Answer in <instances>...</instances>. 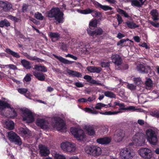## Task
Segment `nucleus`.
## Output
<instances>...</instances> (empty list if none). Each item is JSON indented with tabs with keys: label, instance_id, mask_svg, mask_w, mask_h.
I'll use <instances>...</instances> for the list:
<instances>
[{
	"label": "nucleus",
	"instance_id": "1",
	"mask_svg": "<svg viewBox=\"0 0 159 159\" xmlns=\"http://www.w3.org/2000/svg\"><path fill=\"white\" fill-rule=\"evenodd\" d=\"M47 14L48 17L54 18L56 21L55 23L56 24L63 23L64 14L59 8L52 7L47 12Z\"/></svg>",
	"mask_w": 159,
	"mask_h": 159
},
{
	"label": "nucleus",
	"instance_id": "2",
	"mask_svg": "<svg viewBox=\"0 0 159 159\" xmlns=\"http://www.w3.org/2000/svg\"><path fill=\"white\" fill-rule=\"evenodd\" d=\"M6 108L10 109L7 111L6 114L7 117L11 119H14L17 116V113L13 107H11L10 104L6 101L0 100V109L3 111Z\"/></svg>",
	"mask_w": 159,
	"mask_h": 159
},
{
	"label": "nucleus",
	"instance_id": "3",
	"mask_svg": "<svg viewBox=\"0 0 159 159\" xmlns=\"http://www.w3.org/2000/svg\"><path fill=\"white\" fill-rule=\"evenodd\" d=\"M132 142L129 143V146L135 145L136 146H140L143 145L145 140V136L142 132H138L134 135L132 138Z\"/></svg>",
	"mask_w": 159,
	"mask_h": 159
},
{
	"label": "nucleus",
	"instance_id": "4",
	"mask_svg": "<svg viewBox=\"0 0 159 159\" xmlns=\"http://www.w3.org/2000/svg\"><path fill=\"white\" fill-rule=\"evenodd\" d=\"M146 135L147 141L153 145L157 143L158 138L156 132L152 129H148L146 130Z\"/></svg>",
	"mask_w": 159,
	"mask_h": 159
},
{
	"label": "nucleus",
	"instance_id": "5",
	"mask_svg": "<svg viewBox=\"0 0 159 159\" xmlns=\"http://www.w3.org/2000/svg\"><path fill=\"white\" fill-rule=\"evenodd\" d=\"M70 131L75 138L80 140H83L85 138V135L84 131L81 129L75 127H71Z\"/></svg>",
	"mask_w": 159,
	"mask_h": 159
},
{
	"label": "nucleus",
	"instance_id": "6",
	"mask_svg": "<svg viewBox=\"0 0 159 159\" xmlns=\"http://www.w3.org/2000/svg\"><path fill=\"white\" fill-rule=\"evenodd\" d=\"M132 150L129 147L122 149L120 152V157L122 159H130L133 157Z\"/></svg>",
	"mask_w": 159,
	"mask_h": 159
},
{
	"label": "nucleus",
	"instance_id": "7",
	"mask_svg": "<svg viewBox=\"0 0 159 159\" xmlns=\"http://www.w3.org/2000/svg\"><path fill=\"white\" fill-rule=\"evenodd\" d=\"M85 151L87 153L94 156H98L101 153V148L99 147L94 145L86 148Z\"/></svg>",
	"mask_w": 159,
	"mask_h": 159
},
{
	"label": "nucleus",
	"instance_id": "8",
	"mask_svg": "<svg viewBox=\"0 0 159 159\" xmlns=\"http://www.w3.org/2000/svg\"><path fill=\"white\" fill-rule=\"evenodd\" d=\"M8 137L10 141L19 146L21 145L20 139L16 133L12 131L9 132L8 133Z\"/></svg>",
	"mask_w": 159,
	"mask_h": 159
},
{
	"label": "nucleus",
	"instance_id": "9",
	"mask_svg": "<svg viewBox=\"0 0 159 159\" xmlns=\"http://www.w3.org/2000/svg\"><path fill=\"white\" fill-rule=\"evenodd\" d=\"M139 153L142 157L145 159H150L152 156L151 150L148 148H141L139 151Z\"/></svg>",
	"mask_w": 159,
	"mask_h": 159
},
{
	"label": "nucleus",
	"instance_id": "10",
	"mask_svg": "<svg viewBox=\"0 0 159 159\" xmlns=\"http://www.w3.org/2000/svg\"><path fill=\"white\" fill-rule=\"evenodd\" d=\"M136 69L139 73L143 74H148L151 71L150 67L144 63H140L138 64Z\"/></svg>",
	"mask_w": 159,
	"mask_h": 159
},
{
	"label": "nucleus",
	"instance_id": "11",
	"mask_svg": "<svg viewBox=\"0 0 159 159\" xmlns=\"http://www.w3.org/2000/svg\"><path fill=\"white\" fill-rule=\"evenodd\" d=\"M53 120L55 123V125L57 127L58 130H63L66 129L65 123L61 117H55L53 118Z\"/></svg>",
	"mask_w": 159,
	"mask_h": 159
},
{
	"label": "nucleus",
	"instance_id": "12",
	"mask_svg": "<svg viewBox=\"0 0 159 159\" xmlns=\"http://www.w3.org/2000/svg\"><path fill=\"white\" fill-rule=\"evenodd\" d=\"M23 112L25 114L23 117V120L26 121L28 123H31L34 121V117L30 111L25 109L24 110Z\"/></svg>",
	"mask_w": 159,
	"mask_h": 159
},
{
	"label": "nucleus",
	"instance_id": "13",
	"mask_svg": "<svg viewBox=\"0 0 159 159\" xmlns=\"http://www.w3.org/2000/svg\"><path fill=\"white\" fill-rule=\"evenodd\" d=\"M92 30V29L90 28H88L87 30V33L90 36L100 35L103 34V30L100 28H97L94 30Z\"/></svg>",
	"mask_w": 159,
	"mask_h": 159
},
{
	"label": "nucleus",
	"instance_id": "14",
	"mask_svg": "<svg viewBox=\"0 0 159 159\" xmlns=\"http://www.w3.org/2000/svg\"><path fill=\"white\" fill-rule=\"evenodd\" d=\"M125 135L124 131L122 129L116 130L114 135V139L116 141H121Z\"/></svg>",
	"mask_w": 159,
	"mask_h": 159
},
{
	"label": "nucleus",
	"instance_id": "15",
	"mask_svg": "<svg viewBox=\"0 0 159 159\" xmlns=\"http://www.w3.org/2000/svg\"><path fill=\"white\" fill-rule=\"evenodd\" d=\"M36 124L42 129H46L48 128V122L44 119H38L36 121Z\"/></svg>",
	"mask_w": 159,
	"mask_h": 159
},
{
	"label": "nucleus",
	"instance_id": "16",
	"mask_svg": "<svg viewBox=\"0 0 159 159\" xmlns=\"http://www.w3.org/2000/svg\"><path fill=\"white\" fill-rule=\"evenodd\" d=\"M93 4L96 8L100 10L101 9L104 11H107L109 10H111L113 9L112 7L106 5H102L96 1H94Z\"/></svg>",
	"mask_w": 159,
	"mask_h": 159
},
{
	"label": "nucleus",
	"instance_id": "17",
	"mask_svg": "<svg viewBox=\"0 0 159 159\" xmlns=\"http://www.w3.org/2000/svg\"><path fill=\"white\" fill-rule=\"evenodd\" d=\"M111 59L112 62L115 65L118 66L120 65L122 62V60L121 57L117 54L113 55L111 57Z\"/></svg>",
	"mask_w": 159,
	"mask_h": 159
},
{
	"label": "nucleus",
	"instance_id": "18",
	"mask_svg": "<svg viewBox=\"0 0 159 159\" xmlns=\"http://www.w3.org/2000/svg\"><path fill=\"white\" fill-rule=\"evenodd\" d=\"M39 149L40 150V154L41 156H47L49 154L50 152L48 148L42 144L39 145Z\"/></svg>",
	"mask_w": 159,
	"mask_h": 159
},
{
	"label": "nucleus",
	"instance_id": "19",
	"mask_svg": "<svg viewBox=\"0 0 159 159\" xmlns=\"http://www.w3.org/2000/svg\"><path fill=\"white\" fill-rule=\"evenodd\" d=\"M133 42L129 40L128 38L125 39H121L118 41L117 44V46L121 47L130 46L131 45V43Z\"/></svg>",
	"mask_w": 159,
	"mask_h": 159
},
{
	"label": "nucleus",
	"instance_id": "20",
	"mask_svg": "<svg viewBox=\"0 0 159 159\" xmlns=\"http://www.w3.org/2000/svg\"><path fill=\"white\" fill-rule=\"evenodd\" d=\"M0 7L6 11L10 10L12 7V5L9 3H6L3 1H0Z\"/></svg>",
	"mask_w": 159,
	"mask_h": 159
},
{
	"label": "nucleus",
	"instance_id": "21",
	"mask_svg": "<svg viewBox=\"0 0 159 159\" xmlns=\"http://www.w3.org/2000/svg\"><path fill=\"white\" fill-rule=\"evenodd\" d=\"M52 55L60 62L65 64H71L75 62L74 61H69L61 56H57L54 54H53Z\"/></svg>",
	"mask_w": 159,
	"mask_h": 159
},
{
	"label": "nucleus",
	"instance_id": "22",
	"mask_svg": "<svg viewBox=\"0 0 159 159\" xmlns=\"http://www.w3.org/2000/svg\"><path fill=\"white\" fill-rule=\"evenodd\" d=\"M48 35L51 39V40L53 42H55L57 41L59 39L60 34L57 32H50Z\"/></svg>",
	"mask_w": 159,
	"mask_h": 159
},
{
	"label": "nucleus",
	"instance_id": "23",
	"mask_svg": "<svg viewBox=\"0 0 159 159\" xmlns=\"http://www.w3.org/2000/svg\"><path fill=\"white\" fill-rule=\"evenodd\" d=\"M85 129L89 135L90 136H94L95 135V132L93 125H85Z\"/></svg>",
	"mask_w": 159,
	"mask_h": 159
},
{
	"label": "nucleus",
	"instance_id": "24",
	"mask_svg": "<svg viewBox=\"0 0 159 159\" xmlns=\"http://www.w3.org/2000/svg\"><path fill=\"white\" fill-rule=\"evenodd\" d=\"M87 70L91 73H100L102 71V68L100 67H96L94 66H89L87 68Z\"/></svg>",
	"mask_w": 159,
	"mask_h": 159
},
{
	"label": "nucleus",
	"instance_id": "25",
	"mask_svg": "<svg viewBox=\"0 0 159 159\" xmlns=\"http://www.w3.org/2000/svg\"><path fill=\"white\" fill-rule=\"evenodd\" d=\"M33 75L39 80L44 81L45 80V76L44 75L42 72H34Z\"/></svg>",
	"mask_w": 159,
	"mask_h": 159
},
{
	"label": "nucleus",
	"instance_id": "26",
	"mask_svg": "<svg viewBox=\"0 0 159 159\" xmlns=\"http://www.w3.org/2000/svg\"><path fill=\"white\" fill-rule=\"evenodd\" d=\"M97 143L101 144H106L109 143L111 141V139L109 138L104 137L98 138L97 139Z\"/></svg>",
	"mask_w": 159,
	"mask_h": 159
},
{
	"label": "nucleus",
	"instance_id": "27",
	"mask_svg": "<svg viewBox=\"0 0 159 159\" xmlns=\"http://www.w3.org/2000/svg\"><path fill=\"white\" fill-rule=\"evenodd\" d=\"M150 14L152 16V18L154 21H157L158 20V16L159 13L156 9H152L150 12Z\"/></svg>",
	"mask_w": 159,
	"mask_h": 159
},
{
	"label": "nucleus",
	"instance_id": "28",
	"mask_svg": "<svg viewBox=\"0 0 159 159\" xmlns=\"http://www.w3.org/2000/svg\"><path fill=\"white\" fill-rule=\"evenodd\" d=\"M5 51L7 53L11 55L14 57L18 58L20 57V56L18 53L13 51L10 48H6Z\"/></svg>",
	"mask_w": 159,
	"mask_h": 159
},
{
	"label": "nucleus",
	"instance_id": "29",
	"mask_svg": "<svg viewBox=\"0 0 159 159\" xmlns=\"http://www.w3.org/2000/svg\"><path fill=\"white\" fill-rule=\"evenodd\" d=\"M67 72L69 75L73 77H81V74L78 72L70 70H68Z\"/></svg>",
	"mask_w": 159,
	"mask_h": 159
},
{
	"label": "nucleus",
	"instance_id": "30",
	"mask_svg": "<svg viewBox=\"0 0 159 159\" xmlns=\"http://www.w3.org/2000/svg\"><path fill=\"white\" fill-rule=\"evenodd\" d=\"M5 127L10 130H12L14 128V123L12 120H7L5 122Z\"/></svg>",
	"mask_w": 159,
	"mask_h": 159
},
{
	"label": "nucleus",
	"instance_id": "31",
	"mask_svg": "<svg viewBox=\"0 0 159 159\" xmlns=\"http://www.w3.org/2000/svg\"><path fill=\"white\" fill-rule=\"evenodd\" d=\"M20 62L21 65L26 69H30L31 67L30 62L25 59H22Z\"/></svg>",
	"mask_w": 159,
	"mask_h": 159
},
{
	"label": "nucleus",
	"instance_id": "32",
	"mask_svg": "<svg viewBox=\"0 0 159 159\" xmlns=\"http://www.w3.org/2000/svg\"><path fill=\"white\" fill-rule=\"evenodd\" d=\"M120 108V109L121 110H132L134 111L135 110V108L134 107V106H129L128 107H125V106L123 103H119L118 106Z\"/></svg>",
	"mask_w": 159,
	"mask_h": 159
},
{
	"label": "nucleus",
	"instance_id": "33",
	"mask_svg": "<svg viewBox=\"0 0 159 159\" xmlns=\"http://www.w3.org/2000/svg\"><path fill=\"white\" fill-rule=\"evenodd\" d=\"M67 146L68 147L67 150H66V151L70 152H75V148L74 144L69 142L68 145H67Z\"/></svg>",
	"mask_w": 159,
	"mask_h": 159
},
{
	"label": "nucleus",
	"instance_id": "34",
	"mask_svg": "<svg viewBox=\"0 0 159 159\" xmlns=\"http://www.w3.org/2000/svg\"><path fill=\"white\" fill-rule=\"evenodd\" d=\"M145 84L146 88L150 89L153 86L152 81L151 79H148L145 81Z\"/></svg>",
	"mask_w": 159,
	"mask_h": 159
},
{
	"label": "nucleus",
	"instance_id": "35",
	"mask_svg": "<svg viewBox=\"0 0 159 159\" xmlns=\"http://www.w3.org/2000/svg\"><path fill=\"white\" fill-rule=\"evenodd\" d=\"M77 11L82 14H88L92 13L93 11L92 9L88 8L85 10L78 9Z\"/></svg>",
	"mask_w": 159,
	"mask_h": 159
},
{
	"label": "nucleus",
	"instance_id": "36",
	"mask_svg": "<svg viewBox=\"0 0 159 159\" xmlns=\"http://www.w3.org/2000/svg\"><path fill=\"white\" fill-rule=\"evenodd\" d=\"M128 28L131 29H134L138 27L139 26L137 25L133 22L127 21L125 23Z\"/></svg>",
	"mask_w": 159,
	"mask_h": 159
},
{
	"label": "nucleus",
	"instance_id": "37",
	"mask_svg": "<svg viewBox=\"0 0 159 159\" xmlns=\"http://www.w3.org/2000/svg\"><path fill=\"white\" fill-rule=\"evenodd\" d=\"M105 96L110 98H116V96L113 93L110 91H107L104 92Z\"/></svg>",
	"mask_w": 159,
	"mask_h": 159
},
{
	"label": "nucleus",
	"instance_id": "38",
	"mask_svg": "<svg viewBox=\"0 0 159 159\" xmlns=\"http://www.w3.org/2000/svg\"><path fill=\"white\" fill-rule=\"evenodd\" d=\"M10 25V23L6 19L2 20L0 22V27H3L4 26L8 27Z\"/></svg>",
	"mask_w": 159,
	"mask_h": 159
},
{
	"label": "nucleus",
	"instance_id": "39",
	"mask_svg": "<svg viewBox=\"0 0 159 159\" xmlns=\"http://www.w3.org/2000/svg\"><path fill=\"white\" fill-rule=\"evenodd\" d=\"M2 68L5 69L6 70H7L8 69H12L13 70L17 69V67L16 66L13 64H9L6 65H3V67H2Z\"/></svg>",
	"mask_w": 159,
	"mask_h": 159
},
{
	"label": "nucleus",
	"instance_id": "40",
	"mask_svg": "<svg viewBox=\"0 0 159 159\" xmlns=\"http://www.w3.org/2000/svg\"><path fill=\"white\" fill-rule=\"evenodd\" d=\"M29 130L27 129L20 128L19 129V133L22 136L28 134Z\"/></svg>",
	"mask_w": 159,
	"mask_h": 159
},
{
	"label": "nucleus",
	"instance_id": "41",
	"mask_svg": "<svg viewBox=\"0 0 159 159\" xmlns=\"http://www.w3.org/2000/svg\"><path fill=\"white\" fill-rule=\"evenodd\" d=\"M34 17L37 20H42L43 19L44 17L41 13L39 12H37L34 15Z\"/></svg>",
	"mask_w": 159,
	"mask_h": 159
},
{
	"label": "nucleus",
	"instance_id": "42",
	"mask_svg": "<svg viewBox=\"0 0 159 159\" xmlns=\"http://www.w3.org/2000/svg\"><path fill=\"white\" fill-rule=\"evenodd\" d=\"M117 11L120 14L123 15L126 18H129V15L126 12L120 8H118L117 10Z\"/></svg>",
	"mask_w": 159,
	"mask_h": 159
},
{
	"label": "nucleus",
	"instance_id": "43",
	"mask_svg": "<svg viewBox=\"0 0 159 159\" xmlns=\"http://www.w3.org/2000/svg\"><path fill=\"white\" fill-rule=\"evenodd\" d=\"M131 5L133 6L140 7L142 5V4H140V3L137 0H133L131 1Z\"/></svg>",
	"mask_w": 159,
	"mask_h": 159
},
{
	"label": "nucleus",
	"instance_id": "44",
	"mask_svg": "<svg viewBox=\"0 0 159 159\" xmlns=\"http://www.w3.org/2000/svg\"><path fill=\"white\" fill-rule=\"evenodd\" d=\"M32 76V75L30 73L27 74L23 79V81L26 82L30 81L31 80V77Z\"/></svg>",
	"mask_w": 159,
	"mask_h": 159
},
{
	"label": "nucleus",
	"instance_id": "45",
	"mask_svg": "<svg viewBox=\"0 0 159 159\" xmlns=\"http://www.w3.org/2000/svg\"><path fill=\"white\" fill-rule=\"evenodd\" d=\"M97 25V20H92L89 23V27L88 28L92 29L91 27H96Z\"/></svg>",
	"mask_w": 159,
	"mask_h": 159
},
{
	"label": "nucleus",
	"instance_id": "46",
	"mask_svg": "<svg viewBox=\"0 0 159 159\" xmlns=\"http://www.w3.org/2000/svg\"><path fill=\"white\" fill-rule=\"evenodd\" d=\"M54 158L55 159H66L65 156L60 154L59 153H56L54 154Z\"/></svg>",
	"mask_w": 159,
	"mask_h": 159
},
{
	"label": "nucleus",
	"instance_id": "47",
	"mask_svg": "<svg viewBox=\"0 0 159 159\" xmlns=\"http://www.w3.org/2000/svg\"><path fill=\"white\" fill-rule=\"evenodd\" d=\"M106 107V105L102 103H97L95 107V108L96 109L100 110L102 107Z\"/></svg>",
	"mask_w": 159,
	"mask_h": 159
},
{
	"label": "nucleus",
	"instance_id": "48",
	"mask_svg": "<svg viewBox=\"0 0 159 159\" xmlns=\"http://www.w3.org/2000/svg\"><path fill=\"white\" fill-rule=\"evenodd\" d=\"M68 143L69 142H66L62 143L61 144V147L62 149L64 151H66V150H67V148L68 147L67 145H68Z\"/></svg>",
	"mask_w": 159,
	"mask_h": 159
},
{
	"label": "nucleus",
	"instance_id": "49",
	"mask_svg": "<svg viewBox=\"0 0 159 159\" xmlns=\"http://www.w3.org/2000/svg\"><path fill=\"white\" fill-rule=\"evenodd\" d=\"M84 79L87 80V81L90 83H92V81L93 80V79H92V77L90 75H85L83 78Z\"/></svg>",
	"mask_w": 159,
	"mask_h": 159
},
{
	"label": "nucleus",
	"instance_id": "50",
	"mask_svg": "<svg viewBox=\"0 0 159 159\" xmlns=\"http://www.w3.org/2000/svg\"><path fill=\"white\" fill-rule=\"evenodd\" d=\"M101 66L102 68L109 67L110 66V62H102L101 63Z\"/></svg>",
	"mask_w": 159,
	"mask_h": 159
},
{
	"label": "nucleus",
	"instance_id": "51",
	"mask_svg": "<svg viewBox=\"0 0 159 159\" xmlns=\"http://www.w3.org/2000/svg\"><path fill=\"white\" fill-rule=\"evenodd\" d=\"M100 131L102 134L104 133H107L108 131V129L105 126H102L100 128Z\"/></svg>",
	"mask_w": 159,
	"mask_h": 159
},
{
	"label": "nucleus",
	"instance_id": "52",
	"mask_svg": "<svg viewBox=\"0 0 159 159\" xmlns=\"http://www.w3.org/2000/svg\"><path fill=\"white\" fill-rule=\"evenodd\" d=\"M121 112L120 111H108L105 112V115H116L118 113H121Z\"/></svg>",
	"mask_w": 159,
	"mask_h": 159
},
{
	"label": "nucleus",
	"instance_id": "53",
	"mask_svg": "<svg viewBox=\"0 0 159 159\" xmlns=\"http://www.w3.org/2000/svg\"><path fill=\"white\" fill-rule=\"evenodd\" d=\"M22 54L26 57L27 58L30 59L32 60L33 61H34L35 60H36L38 58H32V57H31L26 52H23V53H22Z\"/></svg>",
	"mask_w": 159,
	"mask_h": 159
},
{
	"label": "nucleus",
	"instance_id": "54",
	"mask_svg": "<svg viewBox=\"0 0 159 159\" xmlns=\"http://www.w3.org/2000/svg\"><path fill=\"white\" fill-rule=\"evenodd\" d=\"M126 86L128 89L130 90H134L136 88V86L133 84H129L128 83Z\"/></svg>",
	"mask_w": 159,
	"mask_h": 159
},
{
	"label": "nucleus",
	"instance_id": "55",
	"mask_svg": "<svg viewBox=\"0 0 159 159\" xmlns=\"http://www.w3.org/2000/svg\"><path fill=\"white\" fill-rule=\"evenodd\" d=\"M148 22L151 25H152L154 27L156 28H158L159 27V23L157 22L156 23L151 20H149L148 21Z\"/></svg>",
	"mask_w": 159,
	"mask_h": 159
},
{
	"label": "nucleus",
	"instance_id": "56",
	"mask_svg": "<svg viewBox=\"0 0 159 159\" xmlns=\"http://www.w3.org/2000/svg\"><path fill=\"white\" fill-rule=\"evenodd\" d=\"M134 82L137 85H138L141 83V80L140 78H136L134 79Z\"/></svg>",
	"mask_w": 159,
	"mask_h": 159
},
{
	"label": "nucleus",
	"instance_id": "57",
	"mask_svg": "<svg viewBox=\"0 0 159 159\" xmlns=\"http://www.w3.org/2000/svg\"><path fill=\"white\" fill-rule=\"evenodd\" d=\"M18 92L22 94L26 93L28 91L27 89L25 88H20L18 89Z\"/></svg>",
	"mask_w": 159,
	"mask_h": 159
},
{
	"label": "nucleus",
	"instance_id": "58",
	"mask_svg": "<svg viewBox=\"0 0 159 159\" xmlns=\"http://www.w3.org/2000/svg\"><path fill=\"white\" fill-rule=\"evenodd\" d=\"M9 18L12 20L14 21L15 22H18L19 19L17 17L13 16L11 15L9 16Z\"/></svg>",
	"mask_w": 159,
	"mask_h": 159
},
{
	"label": "nucleus",
	"instance_id": "59",
	"mask_svg": "<svg viewBox=\"0 0 159 159\" xmlns=\"http://www.w3.org/2000/svg\"><path fill=\"white\" fill-rule=\"evenodd\" d=\"M117 19L118 23V25L122 23L123 21L121 16L118 14L117 15Z\"/></svg>",
	"mask_w": 159,
	"mask_h": 159
},
{
	"label": "nucleus",
	"instance_id": "60",
	"mask_svg": "<svg viewBox=\"0 0 159 159\" xmlns=\"http://www.w3.org/2000/svg\"><path fill=\"white\" fill-rule=\"evenodd\" d=\"M152 114L153 116L159 118V111H153L152 112Z\"/></svg>",
	"mask_w": 159,
	"mask_h": 159
},
{
	"label": "nucleus",
	"instance_id": "61",
	"mask_svg": "<svg viewBox=\"0 0 159 159\" xmlns=\"http://www.w3.org/2000/svg\"><path fill=\"white\" fill-rule=\"evenodd\" d=\"M28 8V6L26 5V4H25L24 5L22 8L21 11L23 13H25L27 11V9Z\"/></svg>",
	"mask_w": 159,
	"mask_h": 159
},
{
	"label": "nucleus",
	"instance_id": "62",
	"mask_svg": "<svg viewBox=\"0 0 159 159\" xmlns=\"http://www.w3.org/2000/svg\"><path fill=\"white\" fill-rule=\"evenodd\" d=\"M40 71L43 72H46L47 71V68L44 66H40Z\"/></svg>",
	"mask_w": 159,
	"mask_h": 159
},
{
	"label": "nucleus",
	"instance_id": "63",
	"mask_svg": "<svg viewBox=\"0 0 159 159\" xmlns=\"http://www.w3.org/2000/svg\"><path fill=\"white\" fill-rule=\"evenodd\" d=\"M75 85L78 88L82 87L84 86V85L81 83L80 82H76L75 84Z\"/></svg>",
	"mask_w": 159,
	"mask_h": 159
},
{
	"label": "nucleus",
	"instance_id": "64",
	"mask_svg": "<svg viewBox=\"0 0 159 159\" xmlns=\"http://www.w3.org/2000/svg\"><path fill=\"white\" fill-rule=\"evenodd\" d=\"M98 81H96L93 79L92 81V83L91 84H94L96 85L102 86V85L101 83H99L98 82Z\"/></svg>",
	"mask_w": 159,
	"mask_h": 159
}]
</instances>
